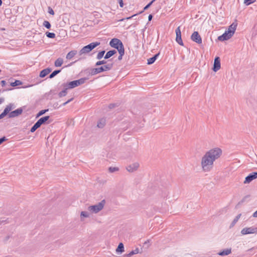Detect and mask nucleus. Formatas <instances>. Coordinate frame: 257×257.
Here are the masks:
<instances>
[{
  "instance_id": "nucleus-1",
  "label": "nucleus",
  "mask_w": 257,
  "mask_h": 257,
  "mask_svg": "<svg viewBox=\"0 0 257 257\" xmlns=\"http://www.w3.org/2000/svg\"><path fill=\"white\" fill-rule=\"evenodd\" d=\"M222 154V150L219 147H215L206 151L201 158L200 166L203 172L211 171L215 161L219 159Z\"/></svg>"
},
{
  "instance_id": "nucleus-2",
  "label": "nucleus",
  "mask_w": 257,
  "mask_h": 257,
  "mask_svg": "<svg viewBox=\"0 0 257 257\" xmlns=\"http://www.w3.org/2000/svg\"><path fill=\"white\" fill-rule=\"evenodd\" d=\"M105 203V200H102L95 205L89 206L87 209L88 211L92 213L97 214L103 209Z\"/></svg>"
},
{
  "instance_id": "nucleus-3",
  "label": "nucleus",
  "mask_w": 257,
  "mask_h": 257,
  "mask_svg": "<svg viewBox=\"0 0 257 257\" xmlns=\"http://www.w3.org/2000/svg\"><path fill=\"white\" fill-rule=\"evenodd\" d=\"M112 66V63H108L100 67L92 69L90 73L91 75H94L101 72L110 70Z\"/></svg>"
},
{
  "instance_id": "nucleus-4",
  "label": "nucleus",
  "mask_w": 257,
  "mask_h": 257,
  "mask_svg": "<svg viewBox=\"0 0 257 257\" xmlns=\"http://www.w3.org/2000/svg\"><path fill=\"white\" fill-rule=\"evenodd\" d=\"M99 42H93L89 45L83 47L79 52V55L81 56L83 54H85L90 52L92 49L95 48L97 46L99 45Z\"/></svg>"
},
{
  "instance_id": "nucleus-5",
  "label": "nucleus",
  "mask_w": 257,
  "mask_h": 257,
  "mask_svg": "<svg viewBox=\"0 0 257 257\" xmlns=\"http://www.w3.org/2000/svg\"><path fill=\"white\" fill-rule=\"evenodd\" d=\"M87 80H88V78L84 77L80 78L78 80L72 81L67 84L66 86L68 87V88L72 89L76 86L84 84Z\"/></svg>"
},
{
  "instance_id": "nucleus-6",
  "label": "nucleus",
  "mask_w": 257,
  "mask_h": 257,
  "mask_svg": "<svg viewBox=\"0 0 257 257\" xmlns=\"http://www.w3.org/2000/svg\"><path fill=\"white\" fill-rule=\"evenodd\" d=\"M109 45L111 46V47L116 49L117 51L119 50V48H120V47H121V48H124L123 45L121 41L116 38L112 39L110 41Z\"/></svg>"
},
{
  "instance_id": "nucleus-7",
  "label": "nucleus",
  "mask_w": 257,
  "mask_h": 257,
  "mask_svg": "<svg viewBox=\"0 0 257 257\" xmlns=\"http://www.w3.org/2000/svg\"><path fill=\"white\" fill-rule=\"evenodd\" d=\"M140 167V164L137 162H134L126 167V170L130 173H133L138 170Z\"/></svg>"
},
{
  "instance_id": "nucleus-8",
  "label": "nucleus",
  "mask_w": 257,
  "mask_h": 257,
  "mask_svg": "<svg viewBox=\"0 0 257 257\" xmlns=\"http://www.w3.org/2000/svg\"><path fill=\"white\" fill-rule=\"evenodd\" d=\"M241 233L242 235L257 233V227H250L244 228L241 230Z\"/></svg>"
},
{
  "instance_id": "nucleus-9",
  "label": "nucleus",
  "mask_w": 257,
  "mask_h": 257,
  "mask_svg": "<svg viewBox=\"0 0 257 257\" xmlns=\"http://www.w3.org/2000/svg\"><path fill=\"white\" fill-rule=\"evenodd\" d=\"M176 38V42L181 46H183V42L181 38V32L180 30V27H178L175 30Z\"/></svg>"
},
{
  "instance_id": "nucleus-10",
  "label": "nucleus",
  "mask_w": 257,
  "mask_h": 257,
  "mask_svg": "<svg viewBox=\"0 0 257 257\" xmlns=\"http://www.w3.org/2000/svg\"><path fill=\"white\" fill-rule=\"evenodd\" d=\"M191 40L198 44L202 43V39L197 32H194L191 37Z\"/></svg>"
},
{
  "instance_id": "nucleus-11",
  "label": "nucleus",
  "mask_w": 257,
  "mask_h": 257,
  "mask_svg": "<svg viewBox=\"0 0 257 257\" xmlns=\"http://www.w3.org/2000/svg\"><path fill=\"white\" fill-rule=\"evenodd\" d=\"M257 178V172H253L250 174L248 176L245 177L244 181V184H248L253 180Z\"/></svg>"
},
{
  "instance_id": "nucleus-12",
  "label": "nucleus",
  "mask_w": 257,
  "mask_h": 257,
  "mask_svg": "<svg viewBox=\"0 0 257 257\" xmlns=\"http://www.w3.org/2000/svg\"><path fill=\"white\" fill-rule=\"evenodd\" d=\"M232 36V34L226 31L224 34L218 37V39L220 41H224L229 39Z\"/></svg>"
},
{
  "instance_id": "nucleus-13",
  "label": "nucleus",
  "mask_w": 257,
  "mask_h": 257,
  "mask_svg": "<svg viewBox=\"0 0 257 257\" xmlns=\"http://www.w3.org/2000/svg\"><path fill=\"white\" fill-rule=\"evenodd\" d=\"M220 58L218 57H216L214 59L213 70L214 72H217L220 69Z\"/></svg>"
},
{
  "instance_id": "nucleus-14",
  "label": "nucleus",
  "mask_w": 257,
  "mask_h": 257,
  "mask_svg": "<svg viewBox=\"0 0 257 257\" xmlns=\"http://www.w3.org/2000/svg\"><path fill=\"white\" fill-rule=\"evenodd\" d=\"M12 107L13 106L12 104L8 105L5 108L4 111L0 114V119L4 117L12 109Z\"/></svg>"
},
{
  "instance_id": "nucleus-15",
  "label": "nucleus",
  "mask_w": 257,
  "mask_h": 257,
  "mask_svg": "<svg viewBox=\"0 0 257 257\" xmlns=\"http://www.w3.org/2000/svg\"><path fill=\"white\" fill-rule=\"evenodd\" d=\"M22 111L23 110L21 108H18L14 111H13L9 113V117H15L18 116L22 113Z\"/></svg>"
},
{
  "instance_id": "nucleus-16",
  "label": "nucleus",
  "mask_w": 257,
  "mask_h": 257,
  "mask_svg": "<svg viewBox=\"0 0 257 257\" xmlns=\"http://www.w3.org/2000/svg\"><path fill=\"white\" fill-rule=\"evenodd\" d=\"M90 213L88 211H82L80 212V219L81 221H84L85 218H89L90 217Z\"/></svg>"
},
{
  "instance_id": "nucleus-17",
  "label": "nucleus",
  "mask_w": 257,
  "mask_h": 257,
  "mask_svg": "<svg viewBox=\"0 0 257 257\" xmlns=\"http://www.w3.org/2000/svg\"><path fill=\"white\" fill-rule=\"evenodd\" d=\"M237 24L236 22H233L228 28L226 31L233 35L236 30Z\"/></svg>"
},
{
  "instance_id": "nucleus-18",
  "label": "nucleus",
  "mask_w": 257,
  "mask_h": 257,
  "mask_svg": "<svg viewBox=\"0 0 257 257\" xmlns=\"http://www.w3.org/2000/svg\"><path fill=\"white\" fill-rule=\"evenodd\" d=\"M231 252V248H226L222 251H220L218 253V254L220 256H225L229 254Z\"/></svg>"
},
{
  "instance_id": "nucleus-19",
  "label": "nucleus",
  "mask_w": 257,
  "mask_h": 257,
  "mask_svg": "<svg viewBox=\"0 0 257 257\" xmlns=\"http://www.w3.org/2000/svg\"><path fill=\"white\" fill-rule=\"evenodd\" d=\"M51 71L50 68H46L42 70L40 73V77L43 78L48 75Z\"/></svg>"
},
{
  "instance_id": "nucleus-20",
  "label": "nucleus",
  "mask_w": 257,
  "mask_h": 257,
  "mask_svg": "<svg viewBox=\"0 0 257 257\" xmlns=\"http://www.w3.org/2000/svg\"><path fill=\"white\" fill-rule=\"evenodd\" d=\"M77 52L76 50L71 51L67 54L66 59L68 60L71 59L77 54Z\"/></svg>"
},
{
  "instance_id": "nucleus-21",
  "label": "nucleus",
  "mask_w": 257,
  "mask_h": 257,
  "mask_svg": "<svg viewBox=\"0 0 257 257\" xmlns=\"http://www.w3.org/2000/svg\"><path fill=\"white\" fill-rule=\"evenodd\" d=\"M159 55V53H158V54H156L155 55H154L153 57L148 59L147 64L148 65H151V64H153V63H154V62L156 61V60L157 59V58Z\"/></svg>"
},
{
  "instance_id": "nucleus-22",
  "label": "nucleus",
  "mask_w": 257,
  "mask_h": 257,
  "mask_svg": "<svg viewBox=\"0 0 257 257\" xmlns=\"http://www.w3.org/2000/svg\"><path fill=\"white\" fill-rule=\"evenodd\" d=\"M116 53V51L115 50H110L107 52L104 56V58L105 59H108L110 57H111L112 55L115 54Z\"/></svg>"
},
{
  "instance_id": "nucleus-23",
  "label": "nucleus",
  "mask_w": 257,
  "mask_h": 257,
  "mask_svg": "<svg viewBox=\"0 0 257 257\" xmlns=\"http://www.w3.org/2000/svg\"><path fill=\"white\" fill-rule=\"evenodd\" d=\"M50 118L49 116H46L40 118L37 122L41 125L42 124L44 123L46 121H47Z\"/></svg>"
},
{
  "instance_id": "nucleus-24",
  "label": "nucleus",
  "mask_w": 257,
  "mask_h": 257,
  "mask_svg": "<svg viewBox=\"0 0 257 257\" xmlns=\"http://www.w3.org/2000/svg\"><path fill=\"white\" fill-rule=\"evenodd\" d=\"M63 63V59L61 58H58L55 62L54 65L56 67H60Z\"/></svg>"
},
{
  "instance_id": "nucleus-25",
  "label": "nucleus",
  "mask_w": 257,
  "mask_h": 257,
  "mask_svg": "<svg viewBox=\"0 0 257 257\" xmlns=\"http://www.w3.org/2000/svg\"><path fill=\"white\" fill-rule=\"evenodd\" d=\"M124 251V246L122 243H120L116 249V252L122 253Z\"/></svg>"
},
{
  "instance_id": "nucleus-26",
  "label": "nucleus",
  "mask_w": 257,
  "mask_h": 257,
  "mask_svg": "<svg viewBox=\"0 0 257 257\" xmlns=\"http://www.w3.org/2000/svg\"><path fill=\"white\" fill-rule=\"evenodd\" d=\"M105 124V120L104 119H101L99 120L97 123V126L99 128H102L104 127Z\"/></svg>"
},
{
  "instance_id": "nucleus-27",
  "label": "nucleus",
  "mask_w": 257,
  "mask_h": 257,
  "mask_svg": "<svg viewBox=\"0 0 257 257\" xmlns=\"http://www.w3.org/2000/svg\"><path fill=\"white\" fill-rule=\"evenodd\" d=\"M118 52L119 54V56L118 57V59L119 60H121L122 59V57L124 55V48H121V47H120V48H119V50H118Z\"/></svg>"
},
{
  "instance_id": "nucleus-28",
  "label": "nucleus",
  "mask_w": 257,
  "mask_h": 257,
  "mask_svg": "<svg viewBox=\"0 0 257 257\" xmlns=\"http://www.w3.org/2000/svg\"><path fill=\"white\" fill-rule=\"evenodd\" d=\"M41 125L37 121L35 124L31 127V132H34L37 128L40 127Z\"/></svg>"
},
{
  "instance_id": "nucleus-29",
  "label": "nucleus",
  "mask_w": 257,
  "mask_h": 257,
  "mask_svg": "<svg viewBox=\"0 0 257 257\" xmlns=\"http://www.w3.org/2000/svg\"><path fill=\"white\" fill-rule=\"evenodd\" d=\"M139 252V248H137L135 250H132L128 254H126V257H131L134 254H137Z\"/></svg>"
},
{
  "instance_id": "nucleus-30",
  "label": "nucleus",
  "mask_w": 257,
  "mask_h": 257,
  "mask_svg": "<svg viewBox=\"0 0 257 257\" xmlns=\"http://www.w3.org/2000/svg\"><path fill=\"white\" fill-rule=\"evenodd\" d=\"M66 86V88L64 90L61 91L59 93V96L60 97H63V96H64L66 95L67 94V90L68 89V87L66 86V85H65Z\"/></svg>"
},
{
  "instance_id": "nucleus-31",
  "label": "nucleus",
  "mask_w": 257,
  "mask_h": 257,
  "mask_svg": "<svg viewBox=\"0 0 257 257\" xmlns=\"http://www.w3.org/2000/svg\"><path fill=\"white\" fill-rule=\"evenodd\" d=\"M61 72V70H55L50 75H49V78H53L55 76H56L57 74H58V73H59L60 72Z\"/></svg>"
},
{
  "instance_id": "nucleus-32",
  "label": "nucleus",
  "mask_w": 257,
  "mask_h": 257,
  "mask_svg": "<svg viewBox=\"0 0 257 257\" xmlns=\"http://www.w3.org/2000/svg\"><path fill=\"white\" fill-rule=\"evenodd\" d=\"M46 35L47 37L49 38H54L55 37V34L54 33L46 32Z\"/></svg>"
},
{
  "instance_id": "nucleus-33",
  "label": "nucleus",
  "mask_w": 257,
  "mask_h": 257,
  "mask_svg": "<svg viewBox=\"0 0 257 257\" xmlns=\"http://www.w3.org/2000/svg\"><path fill=\"white\" fill-rule=\"evenodd\" d=\"M104 53H105V51H102L99 52L97 55V59H101L103 57Z\"/></svg>"
},
{
  "instance_id": "nucleus-34",
  "label": "nucleus",
  "mask_w": 257,
  "mask_h": 257,
  "mask_svg": "<svg viewBox=\"0 0 257 257\" xmlns=\"http://www.w3.org/2000/svg\"><path fill=\"white\" fill-rule=\"evenodd\" d=\"M48 111V109H44L40 111L39 113L37 114L36 117H39V116L42 115L45 113H46L47 111Z\"/></svg>"
},
{
  "instance_id": "nucleus-35",
  "label": "nucleus",
  "mask_w": 257,
  "mask_h": 257,
  "mask_svg": "<svg viewBox=\"0 0 257 257\" xmlns=\"http://www.w3.org/2000/svg\"><path fill=\"white\" fill-rule=\"evenodd\" d=\"M43 26L45 27L47 29H50L51 28L50 23L47 21H44L43 22Z\"/></svg>"
},
{
  "instance_id": "nucleus-36",
  "label": "nucleus",
  "mask_w": 257,
  "mask_h": 257,
  "mask_svg": "<svg viewBox=\"0 0 257 257\" xmlns=\"http://www.w3.org/2000/svg\"><path fill=\"white\" fill-rule=\"evenodd\" d=\"M109 171L111 173H113L114 172L117 171L118 170V168L117 167H109Z\"/></svg>"
},
{
  "instance_id": "nucleus-37",
  "label": "nucleus",
  "mask_w": 257,
  "mask_h": 257,
  "mask_svg": "<svg viewBox=\"0 0 257 257\" xmlns=\"http://www.w3.org/2000/svg\"><path fill=\"white\" fill-rule=\"evenodd\" d=\"M106 62L105 60L99 61L96 63L95 65L99 66L100 65H103V64H106Z\"/></svg>"
},
{
  "instance_id": "nucleus-38",
  "label": "nucleus",
  "mask_w": 257,
  "mask_h": 257,
  "mask_svg": "<svg viewBox=\"0 0 257 257\" xmlns=\"http://www.w3.org/2000/svg\"><path fill=\"white\" fill-rule=\"evenodd\" d=\"M155 1L156 0L152 1L149 4H148L146 7H145V8H144V10L145 11L147 10Z\"/></svg>"
},
{
  "instance_id": "nucleus-39",
  "label": "nucleus",
  "mask_w": 257,
  "mask_h": 257,
  "mask_svg": "<svg viewBox=\"0 0 257 257\" xmlns=\"http://www.w3.org/2000/svg\"><path fill=\"white\" fill-rule=\"evenodd\" d=\"M21 82L19 80H16L14 82L12 83L11 85L13 86H16L21 84Z\"/></svg>"
},
{
  "instance_id": "nucleus-40",
  "label": "nucleus",
  "mask_w": 257,
  "mask_h": 257,
  "mask_svg": "<svg viewBox=\"0 0 257 257\" xmlns=\"http://www.w3.org/2000/svg\"><path fill=\"white\" fill-rule=\"evenodd\" d=\"M241 215V214H238L235 218L233 219L234 222H237L238 220V219L240 218V216Z\"/></svg>"
},
{
  "instance_id": "nucleus-41",
  "label": "nucleus",
  "mask_w": 257,
  "mask_h": 257,
  "mask_svg": "<svg viewBox=\"0 0 257 257\" xmlns=\"http://www.w3.org/2000/svg\"><path fill=\"white\" fill-rule=\"evenodd\" d=\"M48 13L52 15H54V11L52 10V8H51L50 7H49L48 8Z\"/></svg>"
},
{
  "instance_id": "nucleus-42",
  "label": "nucleus",
  "mask_w": 257,
  "mask_h": 257,
  "mask_svg": "<svg viewBox=\"0 0 257 257\" xmlns=\"http://www.w3.org/2000/svg\"><path fill=\"white\" fill-rule=\"evenodd\" d=\"M7 139L5 137H4L0 139V145L2 144L3 142H5L6 141H7Z\"/></svg>"
},
{
  "instance_id": "nucleus-43",
  "label": "nucleus",
  "mask_w": 257,
  "mask_h": 257,
  "mask_svg": "<svg viewBox=\"0 0 257 257\" xmlns=\"http://www.w3.org/2000/svg\"><path fill=\"white\" fill-rule=\"evenodd\" d=\"M136 16V15H133L132 16L130 17H127V18H125V19H120V20H119L118 21H124V20H125V19H126V20H128V19H131V18H133V17H135Z\"/></svg>"
},
{
  "instance_id": "nucleus-44",
  "label": "nucleus",
  "mask_w": 257,
  "mask_h": 257,
  "mask_svg": "<svg viewBox=\"0 0 257 257\" xmlns=\"http://www.w3.org/2000/svg\"><path fill=\"white\" fill-rule=\"evenodd\" d=\"M117 1L119 3L120 7L122 8L123 7V1L122 0H117Z\"/></svg>"
},
{
  "instance_id": "nucleus-45",
  "label": "nucleus",
  "mask_w": 257,
  "mask_h": 257,
  "mask_svg": "<svg viewBox=\"0 0 257 257\" xmlns=\"http://www.w3.org/2000/svg\"><path fill=\"white\" fill-rule=\"evenodd\" d=\"M236 223V222H234V221L233 220L230 224V228L232 227Z\"/></svg>"
},
{
  "instance_id": "nucleus-46",
  "label": "nucleus",
  "mask_w": 257,
  "mask_h": 257,
  "mask_svg": "<svg viewBox=\"0 0 257 257\" xmlns=\"http://www.w3.org/2000/svg\"><path fill=\"white\" fill-rule=\"evenodd\" d=\"M236 223V222H234V221L233 220L230 224V228L232 227Z\"/></svg>"
},
{
  "instance_id": "nucleus-47",
  "label": "nucleus",
  "mask_w": 257,
  "mask_h": 257,
  "mask_svg": "<svg viewBox=\"0 0 257 257\" xmlns=\"http://www.w3.org/2000/svg\"><path fill=\"white\" fill-rule=\"evenodd\" d=\"M1 84H2V86H4L6 84V82L5 80H2L1 82Z\"/></svg>"
},
{
  "instance_id": "nucleus-48",
  "label": "nucleus",
  "mask_w": 257,
  "mask_h": 257,
  "mask_svg": "<svg viewBox=\"0 0 257 257\" xmlns=\"http://www.w3.org/2000/svg\"><path fill=\"white\" fill-rule=\"evenodd\" d=\"M252 216L253 217H257V210L253 213Z\"/></svg>"
},
{
  "instance_id": "nucleus-49",
  "label": "nucleus",
  "mask_w": 257,
  "mask_h": 257,
  "mask_svg": "<svg viewBox=\"0 0 257 257\" xmlns=\"http://www.w3.org/2000/svg\"><path fill=\"white\" fill-rule=\"evenodd\" d=\"M153 16L152 15H150L148 17V20L149 21H151L152 19Z\"/></svg>"
},
{
  "instance_id": "nucleus-50",
  "label": "nucleus",
  "mask_w": 257,
  "mask_h": 257,
  "mask_svg": "<svg viewBox=\"0 0 257 257\" xmlns=\"http://www.w3.org/2000/svg\"><path fill=\"white\" fill-rule=\"evenodd\" d=\"M5 100L4 98H0V104L3 102Z\"/></svg>"
},
{
  "instance_id": "nucleus-51",
  "label": "nucleus",
  "mask_w": 257,
  "mask_h": 257,
  "mask_svg": "<svg viewBox=\"0 0 257 257\" xmlns=\"http://www.w3.org/2000/svg\"><path fill=\"white\" fill-rule=\"evenodd\" d=\"M72 100H73V98H71V99H69L68 100H67V101H66L67 103H68L69 102H70V101H71Z\"/></svg>"
},
{
  "instance_id": "nucleus-52",
  "label": "nucleus",
  "mask_w": 257,
  "mask_h": 257,
  "mask_svg": "<svg viewBox=\"0 0 257 257\" xmlns=\"http://www.w3.org/2000/svg\"><path fill=\"white\" fill-rule=\"evenodd\" d=\"M67 104V102H64V103L62 104V106H65V105H66Z\"/></svg>"
},
{
  "instance_id": "nucleus-53",
  "label": "nucleus",
  "mask_w": 257,
  "mask_h": 257,
  "mask_svg": "<svg viewBox=\"0 0 257 257\" xmlns=\"http://www.w3.org/2000/svg\"><path fill=\"white\" fill-rule=\"evenodd\" d=\"M149 242V240L145 241L144 243V244H148V242Z\"/></svg>"
},
{
  "instance_id": "nucleus-54",
  "label": "nucleus",
  "mask_w": 257,
  "mask_h": 257,
  "mask_svg": "<svg viewBox=\"0 0 257 257\" xmlns=\"http://www.w3.org/2000/svg\"><path fill=\"white\" fill-rule=\"evenodd\" d=\"M149 242V240L145 241L144 243V244H148V242Z\"/></svg>"
},
{
  "instance_id": "nucleus-55",
  "label": "nucleus",
  "mask_w": 257,
  "mask_h": 257,
  "mask_svg": "<svg viewBox=\"0 0 257 257\" xmlns=\"http://www.w3.org/2000/svg\"><path fill=\"white\" fill-rule=\"evenodd\" d=\"M251 0H244V3H246L247 2L250 1Z\"/></svg>"
},
{
  "instance_id": "nucleus-56",
  "label": "nucleus",
  "mask_w": 257,
  "mask_h": 257,
  "mask_svg": "<svg viewBox=\"0 0 257 257\" xmlns=\"http://www.w3.org/2000/svg\"><path fill=\"white\" fill-rule=\"evenodd\" d=\"M75 62H76V61H75V62H73V63H71V64H69V65H68V66L71 65L73 63H75Z\"/></svg>"
},
{
  "instance_id": "nucleus-57",
  "label": "nucleus",
  "mask_w": 257,
  "mask_h": 257,
  "mask_svg": "<svg viewBox=\"0 0 257 257\" xmlns=\"http://www.w3.org/2000/svg\"><path fill=\"white\" fill-rule=\"evenodd\" d=\"M2 5V1L0 0V6Z\"/></svg>"
},
{
  "instance_id": "nucleus-58",
  "label": "nucleus",
  "mask_w": 257,
  "mask_h": 257,
  "mask_svg": "<svg viewBox=\"0 0 257 257\" xmlns=\"http://www.w3.org/2000/svg\"><path fill=\"white\" fill-rule=\"evenodd\" d=\"M251 4V3H248V4H247V5H249V4Z\"/></svg>"
},
{
  "instance_id": "nucleus-59",
  "label": "nucleus",
  "mask_w": 257,
  "mask_h": 257,
  "mask_svg": "<svg viewBox=\"0 0 257 257\" xmlns=\"http://www.w3.org/2000/svg\"><path fill=\"white\" fill-rule=\"evenodd\" d=\"M113 106V104H110V107Z\"/></svg>"
},
{
  "instance_id": "nucleus-60",
  "label": "nucleus",
  "mask_w": 257,
  "mask_h": 257,
  "mask_svg": "<svg viewBox=\"0 0 257 257\" xmlns=\"http://www.w3.org/2000/svg\"><path fill=\"white\" fill-rule=\"evenodd\" d=\"M1 71V70H0V72Z\"/></svg>"
}]
</instances>
